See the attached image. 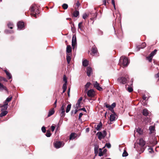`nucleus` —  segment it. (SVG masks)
I'll use <instances>...</instances> for the list:
<instances>
[{
    "instance_id": "1",
    "label": "nucleus",
    "mask_w": 159,
    "mask_h": 159,
    "mask_svg": "<svg viewBox=\"0 0 159 159\" xmlns=\"http://www.w3.org/2000/svg\"><path fill=\"white\" fill-rule=\"evenodd\" d=\"M129 63V60L128 58L124 56H121L120 59L119 64L120 66L122 65L123 66H127Z\"/></svg>"
},
{
    "instance_id": "2",
    "label": "nucleus",
    "mask_w": 159,
    "mask_h": 159,
    "mask_svg": "<svg viewBox=\"0 0 159 159\" xmlns=\"http://www.w3.org/2000/svg\"><path fill=\"white\" fill-rule=\"evenodd\" d=\"M129 80L128 76L127 75L119 78L117 79L118 81L120 83L125 84Z\"/></svg>"
},
{
    "instance_id": "3",
    "label": "nucleus",
    "mask_w": 159,
    "mask_h": 159,
    "mask_svg": "<svg viewBox=\"0 0 159 159\" xmlns=\"http://www.w3.org/2000/svg\"><path fill=\"white\" fill-rule=\"evenodd\" d=\"M97 135L98 136V139L101 140L102 139H104L107 135V132L105 130H103L102 132H98Z\"/></svg>"
},
{
    "instance_id": "4",
    "label": "nucleus",
    "mask_w": 159,
    "mask_h": 159,
    "mask_svg": "<svg viewBox=\"0 0 159 159\" xmlns=\"http://www.w3.org/2000/svg\"><path fill=\"white\" fill-rule=\"evenodd\" d=\"M139 143L140 146L141 147V151L142 152H143L144 149L143 147L145 144V142L143 139L141 138L140 139Z\"/></svg>"
},
{
    "instance_id": "5",
    "label": "nucleus",
    "mask_w": 159,
    "mask_h": 159,
    "mask_svg": "<svg viewBox=\"0 0 159 159\" xmlns=\"http://www.w3.org/2000/svg\"><path fill=\"white\" fill-rule=\"evenodd\" d=\"M64 144H62V143L60 141H57L54 144V146L56 148H59L63 146Z\"/></svg>"
},
{
    "instance_id": "6",
    "label": "nucleus",
    "mask_w": 159,
    "mask_h": 159,
    "mask_svg": "<svg viewBox=\"0 0 159 159\" xmlns=\"http://www.w3.org/2000/svg\"><path fill=\"white\" fill-rule=\"evenodd\" d=\"M91 55L93 56H98L97 53L98 52L97 49L95 46L93 47L91 49Z\"/></svg>"
},
{
    "instance_id": "7",
    "label": "nucleus",
    "mask_w": 159,
    "mask_h": 159,
    "mask_svg": "<svg viewBox=\"0 0 159 159\" xmlns=\"http://www.w3.org/2000/svg\"><path fill=\"white\" fill-rule=\"evenodd\" d=\"M87 94L89 97H92L94 96L95 92L93 89H91L88 91Z\"/></svg>"
},
{
    "instance_id": "8",
    "label": "nucleus",
    "mask_w": 159,
    "mask_h": 159,
    "mask_svg": "<svg viewBox=\"0 0 159 159\" xmlns=\"http://www.w3.org/2000/svg\"><path fill=\"white\" fill-rule=\"evenodd\" d=\"M18 29L21 30L24 27V24L23 22L19 21L17 24Z\"/></svg>"
},
{
    "instance_id": "9",
    "label": "nucleus",
    "mask_w": 159,
    "mask_h": 159,
    "mask_svg": "<svg viewBox=\"0 0 159 159\" xmlns=\"http://www.w3.org/2000/svg\"><path fill=\"white\" fill-rule=\"evenodd\" d=\"M76 44V35H73L72 41V46L74 48V46Z\"/></svg>"
},
{
    "instance_id": "10",
    "label": "nucleus",
    "mask_w": 159,
    "mask_h": 159,
    "mask_svg": "<svg viewBox=\"0 0 159 159\" xmlns=\"http://www.w3.org/2000/svg\"><path fill=\"white\" fill-rule=\"evenodd\" d=\"M133 85L132 84H131L130 86L128 85H125V88L129 92H131L133 91V89L132 87Z\"/></svg>"
},
{
    "instance_id": "11",
    "label": "nucleus",
    "mask_w": 159,
    "mask_h": 159,
    "mask_svg": "<svg viewBox=\"0 0 159 159\" xmlns=\"http://www.w3.org/2000/svg\"><path fill=\"white\" fill-rule=\"evenodd\" d=\"M82 100V98L81 97L80 98L78 99L77 101V102L75 105L76 108L77 109H78L79 107H80V102Z\"/></svg>"
},
{
    "instance_id": "12",
    "label": "nucleus",
    "mask_w": 159,
    "mask_h": 159,
    "mask_svg": "<svg viewBox=\"0 0 159 159\" xmlns=\"http://www.w3.org/2000/svg\"><path fill=\"white\" fill-rule=\"evenodd\" d=\"M36 5L35 4H33L32 5L30 8V10L32 12H35L36 10Z\"/></svg>"
},
{
    "instance_id": "13",
    "label": "nucleus",
    "mask_w": 159,
    "mask_h": 159,
    "mask_svg": "<svg viewBox=\"0 0 159 159\" xmlns=\"http://www.w3.org/2000/svg\"><path fill=\"white\" fill-rule=\"evenodd\" d=\"M92 73V68L90 67H88L87 68V74L88 76H90L91 74Z\"/></svg>"
},
{
    "instance_id": "14",
    "label": "nucleus",
    "mask_w": 159,
    "mask_h": 159,
    "mask_svg": "<svg viewBox=\"0 0 159 159\" xmlns=\"http://www.w3.org/2000/svg\"><path fill=\"white\" fill-rule=\"evenodd\" d=\"M4 104L0 106L1 111H5L7 109L8 107V104L4 102Z\"/></svg>"
},
{
    "instance_id": "15",
    "label": "nucleus",
    "mask_w": 159,
    "mask_h": 159,
    "mask_svg": "<svg viewBox=\"0 0 159 159\" xmlns=\"http://www.w3.org/2000/svg\"><path fill=\"white\" fill-rule=\"evenodd\" d=\"M71 48L70 46L69 45H67L66 49V54H70V53H71Z\"/></svg>"
},
{
    "instance_id": "16",
    "label": "nucleus",
    "mask_w": 159,
    "mask_h": 159,
    "mask_svg": "<svg viewBox=\"0 0 159 159\" xmlns=\"http://www.w3.org/2000/svg\"><path fill=\"white\" fill-rule=\"evenodd\" d=\"M99 146L97 145H95L94 146V153L95 156H97L98 153Z\"/></svg>"
},
{
    "instance_id": "17",
    "label": "nucleus",
    "mask_w": 159,
    "mask_h": 159,
    "mask_svg": "<svg viewBox=\"0 0 159 159\" xmlns=\"http://www.w3.org/2000/svg\"><path fill=\"white\" fill-rule=\"evenodd\" d=\"M77 136V134L75 133H72L70 136V139L73 140Z\"/></svg>"
},
{
    "instance_id": "18",
    "label": "nucleus",
    "mask_w": 159,
    "mask_h": 159,
    "mask_svg": "<svg viewBox=\"0 0 159 159\" xmlns=\"http://www.w3.org/2000/svg\"><path fill=\"white\" fill-rule=\"evenodd\" d=\"M102 125L101 122H100L97 126H95V128L98 131L101 130V128L102 127Z\"/></svg>"
},
{
    "instance_id": "19",
    "label": "nucleus",
    "mask_w": 159,
    "mask_h": 159,
    "mask_svg": "<svg viewBox=\"0 0 159 159\" xmlns=\"http://www.w3.org/2000/svg\"><path fill=\"white\" fill-rule=\"evenodd\" d=\"M149 130L150 134L154 133L155 131V127L154 126H151L149 127Z\"/></svg>"
},
{
    "instance_id": "20",
    "label": "nucleus",
    "mask_w": 159,
    "mask_h": 159,
    "mask_svg": "<svg viewBox=\"0 0 159 159\" xmlns=\"http://www.w3.org/2000/svg\"><path fill=\"white\" fill-rule=\"evenodd\" d=\"M2 112L0 114V117H2L6 116L8 113V111L6 110L1 111Z\"/></svg>"
},
{
    "instance_id": "21",
    "label": "nucleus",
    "mask_w": 159,
    "mask_h": 159,
    "mask_svg": "<svg viewBox=\"0 0 159 159\" xmlns=\"http://www.w3.org/2000/svg\"><path fill=\"white\" fill-rule=\"evenodd\" d=\"M66 60L68 64H69L71 60L70 56H71V54H66Z\"/></svg>"
},
{
    "instance_id": "22",
    "label": "nucleus",
    "mask_w": 159,
    "mask_h": 159,
    "mask_svg": "<svg viewBox=\"0 0 159 159\" xmlns=\"http://www.w3.org/2000/svg\"><path fill=\"white\" fill-rule=\"evenodd\" d=\"M146 46V44L145 43H143L140 46H139L138 47V50H139L140 49H143Z\"/></svg>"
},
{
    "instance_id": "23",
    "label": "nucleus",
    "mask_w": 159,
    "mask_h": 159,
    "mask_svg": "<svg viewBox=\"0 0 159 159\" xmlns=\"http://www.w3.org/2000/svg\"><path fill=\"white\" fill-rule=\"evenodd\" d=\"M55 112V111H54V109L52 108V109L50 110L49 111L48 117H49L53 114Z\"/></svg>"
},
{
    "instance_id": "24",
    "label": "nucleus",
    "mask_w": 159,
    "mask_h": 159,
    "mask_svg": "<svg viewBox=\"0 0 159 159\" xmlns=\"http://www.w3.org/2000/svg\"><path fill=\"white\" fill-rule=\"evenodd\" d=\"M115 116L114 114H111L110 115V120L111 121H113L115 120Z\"/></svg>"
},
{
    "instance_id": "25",
    "label": "nucleus",
    "mask_w": 159,
    "mask_h": 159,
    "mask_svg": "<svg viewBox=\"0 0 159 159\" xmlns=\"http://www.w3.org/2000/svg\"><path fill=\"white\" fill-rule=\"evenodd\" d=\"M66 106V103H62V106L61 107L60 111H65V109Z\"/></svg>"
},
{
    "instance_id": "26",
    "label": "nucleus",
    "mask_w": 159,
    "mask_h": 159,
    "mask_svg": "<svg viewBox=\"0 0 159 159\" xmlns=\"http://www.w3.org/2000/svg\"><path fill=\"white\" fill-rule=\"evenodd\" d=\"M71 104H69L66 107V113H68L70 110L71 107Z\"/></svg>"
},
{
    "instance_id": "27",
    "label": "nucleus",
    "mask_w": 159,
    "mask_h": 159,
    "mask_svg": "<svg viewBox=\"0 0 159 159\" xmlns=\"http://www.w3.org/2000/svg\"><path fill=\"white\" fill-rule=\"evenodd\" d=\"M3 90H6L7 88L2 84L0 83V91H2Z\"/></svg>"
},
{
    "instance_id": "28",
    "label": "nucleus",
    "mask_w": 159,
    "mask_h": 159,
    "mask_svg": "<svg viewBox=\"0 0 159 159\" xmlns=\"http://www.w3.org/2000/svg\"><path fill=\"white\" fill-rule=\"evenodd\" d=\"M4 71L6 73L7 76L8 77V79H11L12 77L11 74L9 72H8L7 70H5Z\"/></svg>"
},
{
    "instance_id": "29",
    "label": "nucleus",
    "mask_w": 159,
    "mask_h": 159,
    "mask_svg": "<svg viewBox=\"0 0 159 159\" xmlns=\"http://www.w3.org/2000/svg\"><path fill=\"white\" fill-rule=\"evenodd\" d=\"M60 115L61 117H63L65 115V111H59Z\"/></svg>"
},
{
    "instance_id": "30",
    "label": "nucleus",
    "mask_w": 159,
    "mask_h": 159,
    "mask_svg": "<svg viewBox=\"0 0 159 159\" xmlns=\"http://www.w3.org/2000/svg\"><path fill=\"white\" fill-rule=\"evenodd\" d=\"M136 132H138L139 134H142L143 133V131L140 128H138L136 129Z\"/></svg>"
},
{
    "instance_id": "31",
    "label": "nucleus",
    "mask_w": 159,
    "mask_h": 159,
    "mask_svg": "<svg viewBox=\"0 0 159 159\" xmlns=\"http://www.w3.org/2000/svg\"><path fill=\"white\" fill-rule=\"evenodd\" d=\"M105 106L107 107L108 108V109L110 111L112 110V109H113V107L111 105L107 104V103L104 104Z\"/></svg>"
},
{
    "instance_id": "32",
    "label": "nucleus",
    "mask_w": 159,
    "mask_h": 159,
    "mask_svg": "<svg viewBox=\"0 0 159 159\" xmlns=\"http://www.w3.org/2000/svg\"><path fill=\"white\" fill-rule=\"evenodd\" d=\"M148 111L147 109H144L143 110V115L147 116L148 115Z\"/></svg>"
},
{
    "instance_id": "33",
    "label": "nucleus",
    "mask_w": 159,
    "mask_h": 159,
    "mask_svg": "<svg viewBox=\"0 0 159 159\" xmlns=\"http://www.w3.org/2000/svg\"><path fill=\"white\" fill-rule=\"evenodd\" d=\"M82 64L84 66H86L88 65V61L87 60H84L83 61Z\"/></svg>"
},
{
    "instance_id": "34",
    "label": "nucleus",
    "mask_w": 159,
    "mask_h": 159,
    "mask_svg": "<svg viewBox=\"0 0 159 159\" xmlns=\"http://www.w3.org/2000/svg\"><path fill=\"white\" fill-rule=\"evenodd\" d=\"M79 15V12L77 11H75L73 13V16L75 17H77Z\"/></svg>"
},
{
    "instance_id": "35",
    "label": "nucleus",
    "mask_w": 159,
    "mask_h": 159,
    "mask_svg": "<svg viewBox=\"0 0 159 159\" xmlns=\"http://www.w3.org/2000/svg\"><path fill=\"white\" fill-rule=\"evenodd\" d=\"M12 98V97H10L7 98L6 99V101H5V102H4L6 103H7V104H8V102H10Z\"/></svg>"
},
{
    "instance_id": "36",
    "label": "nucleus",
    "mask_w": 159,
    "mask_h": 159,
    "mask_svg": "<svg viewBox=\"0 0 159 159\" xmlns=\"http://www.w3.org/2000/svg\"><path fill=\"white\" fill-rule=\"evenodd\" d=\"M62 89L63 90L62 93H63L66 91L67 89V85L63 84L62 86Z\"/></svg>"
},
{
    "instance_id": "37",
    "label": "nucleus",
    "mask_w": 159,
    "mask_h": 159,
    "mask_svg": "<svg viewBox=\"0 0 159 159\" xmlns=\"http://www.w3.org/2000/svg\"><path fill=\"white\" fill-rule=\"evenodd\" d=\"M91 84V83L90 82H88L85 85V88L86 90H87L88 89V88L89 87V86Z\"/></svg>"
},
{
    "instance_id": "38",
    "label": "nucleus",
    "mask_w": 159,
    "mask_h": 159,
    "mask_svg": "<svg viewBox=\"0 0 159 159\" xmlns=\"http://www.w3.org/2000/svg\"><path fill=\"white\" fill-rule=\"evenodd\" d=\"M153 57L152 56H151L150 54L149 55V56L147 57V60H148L149 62H151L152 61V58Z\"/></svg>"
},
{
    "instance_id": "39",
    "label": "nucleus",
    "mask_w": 159,
    "mask_h": 159,
    "mask_svg": "<svg viewBox=\"0 0 159 159\" xmlns=\"http://www.w3.org/2000/svg\"><path fill=\"white\" fill-rule=\"evenodd\" d=\"M99 152L98 154V156L100 157L102 156L104 154L103 153V152H102V149L101 148H99Z\"/></svg>"
},
{
    "instance_id": "40",
    "label": "nucleus",
    "mask_w": 159,
    "mask_h": 159,
    "mask_svg": "<svg viewBox=\"0 0 159 159\" xmlns=\"http://www.w3.org/2000/svg\"><path fill=\"white\" fill-rule=\"evenodd\" d=\"M38 9H37V10L35 12H32V13L31 14V16H34L35 17V18H36V14H37V12H38L37 11H38Z\"/></svg>"
},
{
    "instance_id": "41",
    "label": "nucleus",
    "mask_w": 159,
    "mask_h": 159,
    "mask_svg": "<svg viewBox=\"0 0 159 159\" xmlns=\"http://www.w3.org/2000/svg\"><path fill=\"white\" fill-rule=\"evenodd\" d=\"M7 26L8 27L11 29L13 28V24L11 22H9L8 23Z\"/></svg>"
},
{
    "instance_id": "42",
    "label": "nucleus",
    "mask_w": 159,
    "mask_h": 159,
    "mask_svg": "<svg viewBox=\"0 0 159 159\" xmlns=\"http://www.w3.org/2000/svg\"><path fill=\"white\" fill-rule=\"evenodd\" d=\"M62 7L64 9H66L68 7V5L67 4L64 3L62 5Z\"/></svg>"
},
{
    "instance_id": "43",
    "label": "nucleus",
    "mask_w": 159,
    "mask_h": 159,
    "mask_svg": "<svg viewBox=\"0 0 159 159\" xmlns=\"http://www.w3.org/2000/svg\"><path fill=\"white\" fill-rule=\"evenodd\" d=\"M63 80L65 82V83L63 84H65L66 85H67V78L66 77L65 75H64L63 76Z\"/></svg>"
},
{
    "instance_id": "44",
    "label": "nucleus",
    "mask_w": 159,
    "mask_h": 159,
    "mask_svg": "<svg viewBox=\"0 0 159 159\" xmlns=\"http://www.w3.org/2000/svg\"><path fill=\"white\" fill-rule=\"evenodd\" d=\"M156 49H155L153 51H152L150 54L153 57L156 53L157 52Z\"/></svg>"
},
{
    "instance_id": "45",
    "label": "nucleus",
    "mask_w": 159,
    "mask_h": 159,
    "mask_svg": "<svg viewBox=\"0 0 159 159\" xmlns=\"http://www.w3.org/2000/svg\"><path fill=\"white\" fill-rule=\"evenodd\" d=\"M128 155V154L127 152H126L125 150H124L122 154V156L123 157H126Z\"/></svg>"
},
{
    "instance_id": "46",
    "label": "nucleus",
    "mask_w": 159,
    "mask_h": 159,
    "mask_svg": "<svg viewBox=\"0 0 159 159\" xmlns=\"http://www.w3.org/2000/svg\"><path fill=\"white\" fill-rule=\"evenodd\" d=\"M105 147H106L108 148H110L111 147V145L110 143H106L103 148H104Z\"/></svg>"
},
{
    "instance_id": "47",
    "label": "nucleus",
    "mask_w": 159,
    "mask_h": 159,
    "mask_svg": "<svg viewBox=\"0 0 159 159\" xmlns=\"http://www.w3.org/2000/svg\"><path fill=\"white\" fill-rule=\"evenodd\" d=\"M93 86L95 87L96 88L97 87L99 86V84L97 82V81H95L93 83Z\"/></svg>"
},
{
    "instance_id": "48",
    "label": "nucleus",
    "mask_w": 159,
    "mask_h": 159,
    "mask_svg": "<svg viewBox=\"0 0 159 159\" xmlns=\"http://www.w3.org/2000/svg\"><path fill=\"white\" fill-rule=\"evenodd\" d=\"M83 24V22H81L79 23L78 24V28H79L81 30H82V29L81 28V27L82 25V24Z\"/></svg>"
},
{
    "instance_id": "49",
    "label": "nucleus",
    "mask_w": 159,
    "mask_h": 159,
    "mask_svg": "<svg viewBox=\"0 0 159 159\" xmlns=\"http://www.w3.org/2000/svg\"><path fill=\"white\" fill-rule=\"evenodd\" d=\"M46 135L47 137H50L51 135V134L49 131H47Z\"/></svg>"
},
{
    "instance_id": "50",
    "label": "nucleus",
    "mask_w": 159,
    "mask_h": 159,
    "mask_svg": "<svg viewBox=\"0 0 159 159\" xmlns=\"http://www.w3.org/2000/svg\"><path fill=\"white\" fill-rule=\"evenodd\" d=\"M88 17V15H87L86 13H84L83 14V18L85 19L87 17Z\"/></svg>"
},
{
    "instance_id": "51",
    "label": "nucleus",
    "mask_w": 159,
    "mask_h": 159,
    "mask_svg": "<svg viewBox=\"0 0 159 159\" xmlns=\"http://www.w3.org/2000/svg\"><path fill=\"white\" fill-rule=\"evenodd\" d=\"M102 2H103V5H104L105 6H106L107 5V4H109V3L108 1L106 2V0H102Z\"/></svg>"
},
{
    "instance_id": "52",
    "label": "nucleus",
    "mask_w": 159,
    "mask_h": 159,
    "mask_svg": "<svg viewBox=\"0 0 159 159\" xmlns=\"http://www.w3.org/2000/svg\"><path fill=\"white\" fill-rule=\"evenodd\" d=\"M96 88L98 90L100 91H102V87H100L99 85V86L97 87Z\"/></svg>"
},
{
    "instance_id": "53",
    "label": "nucleus",
    "mask_w": 159,
    "mask_h": 159,
    "mask_svg": "<svg viewBox=\"0 0 159 159\" xmlns=\"http://www.w3.org/2000/svg\"><path fill=\"white\" fill-rule=\"evenodd\" d=\"M96 88L98 90L100 91H102V87H100L99 85V86L97 87Z\"/></svg>"
},
{
    "instance_id": "54",
    "label": "nucleus",
    "mask_w": 159,
    "mask_h": 159,
    "mask_svg": "<svg viewBox=\"0 0 159 159\" xmlns=\"http://www.w3.org/2000/svg\"><path fill=\"white\" fill-rule=\"evenodd\" d=\"M41 129L43 132L45 133L46 132V130L45 127L43 126L41 128Z\"/></svg>"
},
{
    "instance_id": "55",
    "label": "nucleus",
    "mask_w": 159,
    "mask_h": 159,
    "mask_svg": "<svg viewBox=\"0 0 159 159\" xmlns=\"http://www.w3.org/2000/svg\"><path fill=\"white\" fill-rule=\"evenodd\" d=\"M148 150L149 152L152 153L153 152V150L152 148H148Z\"/></svg>"
},
{
    "instance_id": "56",
    "label": "nucleus",
    "mask_w": 159,
    "mask_h": 159,
    "mask_svg": "<svg viewBox=\"0 0 159 159\" xmlns=\"http://www.w3.org/2000/svg\"><path fill=\"white\" fill-rule=\"evenodd\" d=\"M51 130H52V131L53 132L54 130V129L55 128V126H53L52 125L51 126Z\"/></svg>"
},
{
    "instance_id": "57",
    "label": "nucleus",
    "mask_w": 159,
    "mask_h": 159,
    "mask_svg": "<svg viewBox=\"0 0 159 159\" xmlns=\"http://www.w3.org/2000/svg\"><path fill=\"white\" fill-rule=\"evenodd\" d=\"M76 6L77 7H79L80 6V3L79 1H78L76 3Z\"/></svg>"
},
{
    "instance_id": "58",
    "label": "nucleus",
    "mask_w": 159,
    "mask_h": 159,
    "mask_svg": "<svg viewBox=\"0 0 159 159\" xmlns=\"http://www.w3.org/2000/svg\"><path fill=\"white\" fill-rule=\"evenodd\" d=\"M111 106L113 107V108L116 106V104L114 102L111 104Z\"/></svg>"
},
{
    "instance_id": "59",
    "label": "nucleus",
    "mask_w": 159,
    "mask_h": 159,
    "mask_svg": "<svg viewBox=\"0 0 159 159\" xmlns=\"http://www.w3.org/2000/svg\"><path fill=\"white\" fill-rule=\"evenodd\" d=\"M57 100H56L54 103V106L55 107H57L56 104H57Z\"/></svg>"
},
{
    "instance_id": "60",
    "label": "nucleus",
    "mask_w": 159,
    "mask_h": 159,
    "mask_svg": "<svg viewBox=\"0 0 159 159\" xmlns=\"http://www.w3.org/2000/svg\"><path fill=\"white\" fill-rule=\"evenodd\" d=\"M155 77L156 78L159 77V72L155 75Z\"/></svg>"
},
{
    "instance_id": "61",
    "label": "nucleus",
    "mask_w": 159,
    "mask_h": 159,
    "mask_svg": "<svg viewBox=\"0 0 159 159\" xmlns=\"http://www.w3.org/2000/svg\"><path fill=\"white\" fill-rule=\"evenodd\" d=\"M83 115V114L82 113H80L79 115V117H81Z\"/></svg>"
},
{
    "instance_id": "62",
    "label": "nucleus",
    "mask_w": 159,
    "mask_h": 159,
    "mask_svg": "<svg viewBox=\"0 0 159 159\" xmlns=\"http://www.w3.org/2000/svg\"><path fill=\"white\" fill-rule=\"evenodd\" d=\"M146 98H147V97L146 96H145V95H143V99L144 100H146Z\"/></svg>"
},
{
    "instance_id": "63",
    "label": "nucleus",
    "mask_w": 159,
    "mask_h": 159,
    "mask_svg": "<svg viewBox=\"0 0 159 159\" xmlns=\"http://www.w3.org/2000/svg\"><path fill=\"white\" fill-rule=\"evenodd\" d=\"M80 110H82L84 111H86V109H85V108H82L81 109H80Z\"/></svg>"
},
{
    "instance_id": "64",
    "label": "nucleus",
    "mask_w": 159,
    "mask_h": 159,
    "mask_svg": "<svg viewBox=\"0 0 159 159\" xmlns=\"http://www.w3.org/2000/svg\"><path fill=\"white\" fill-rule=\"evenodd\" d=\"M78 110L77 109H75L74 111V114H76L77 113V112H78Z\"/></svg>"
}]
</instances>
